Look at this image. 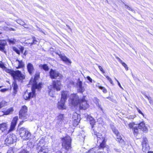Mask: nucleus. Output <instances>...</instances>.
I'll list each match as a JSON object with an SVG mask.
<instances>
[{
  "mask_svg": "<svg viewBox=\"0 0 153 153\" xmlns=\"http://www.w3.org/2000/svg\"><path fill=\"white\" fill-rule=\"evenodd\" d=\"M5 104V102L4 101H2L0 102V109L2 107L4 106Z\"/></svg>",
  "mask_w": 153,
  "mask_h": 153,
  "instance_id": "nucleus-48",
  "label": "nucleus"
},
{
  "mask_svg": "<svg viewBox=\"0 0 153 153\" xmlns=\"http://www.w3.org/2000/svg\"><path fill=\"white\" fill-rule=\"evenodd\" d=\"M85 96H83L78 105L79 108L80 110H85L89 107L88 104L85 100Z\"/></svg>",
  "mask_w": 153,
  "mask_h": 153,
  "instance_id": "nucleus-9",
  "label": "nucleus"
},
{
  "mask_svg": "<svg viewBox=\"0 0 153 153\" xmlns=\"http://www.w3.org/2000/svg\"><path fill=\"white\" fill-rule=\"evenodd\" d=\"M87 119L88 120H89L90 124L91 126V128H93L95 122L94 120L92 117L88 115L87 116Z\"/></svg>",
  "mask_w": 153,
  "mask_h": 153,
  "instance_id": "nucleus-23",
  "label": "nucleus"
},
{
  "mask_svg": "<svg viewBox=\"0 0 153 153\" xmlns=\"http://www.w3.org/2000/svg\"><path fill=\"white\" fill-rule=\"evenodd\" d=\"M41 83L37 84L36 82H35L32 86V92L28 93L27 91H26L23 95L24 98L26 100H29L30 98L33 97L36 95L35 90L37 89L39 90L41 88Z\"/></svg>",
  "mask_w": 153,
  "mask_h": 153,
  "instance_id": "nucleus-1",
  "label": "nucleus"
},
{
  "mask_svg": "<svg viewBox=\"0 0 153 153\" xmlns=\"http://www.w3.org/2000/svg\"><path fill=\"white\" fill-rule=\"evenodd\" d=\"M97 105L99 109H100V110L102 111V113H104L102 108V107L101 105L100 104H99Z\"/></svg>",
  "mask_w": 153,
  "mask_h": 153,
  "instance_id": "nucleus-51",
  "label": "nucleus"
},
{
  "mask_svg": "<svg viewBox=\"0 0 153 153\" xmlns=\"http://www.w3.org/2000/svg\"><path fill=\"white\" fill-rule=\"evenodd\" d=\"M18 120V117H15L13 118L11 123L10 128L8 130L7 133H9V132L13 131L15 127L16 126Z\"/></svg>",
  "mask_w": 153,
  "mask_h": 153,
  "instance_id": "nucleus-14",
  "label": "nucleus"
},
{
  "mask_svg": "<svg viewBox=\"0 0 153 153\" xmlns=\"http://www.w3.org/2000/svg\"><path fill=\"white\" fill-rule=\"evenodd\" d=\"M101 141V142L99 141V143H100V146H98V148L100 150H103V148H104L106 146L105 139H103V140Z\"/></svg>",
  "mask_w": 153,
  "mask_h": 153,
  "instance_id": "nucleus-27",
  "label": "nucleus"
},
{
  "mask_svg": "<svg viewBox=\"0 0 153 153\" xmlns=\"http://www.w3.org/2000/svg\"><path fill=\"white\" fill-rule=\"evenodd\" d=\"M61 84L60 80H56L53 81L51 85L49 86V88H52L53 90L59 91L61 89Z\"/></svg>",
  "mask_w": 153,
  "mask_h": 153,
  "instance_id": "nucleus-6",
  "label": "nucleus"
},
{
  "mask_svg": "<svg viewBox=\"0 0 153 153\" xmlns=\"http://www.w3.org/2000/svg\"><path fill=\"white\" fill-rule=\"evenodd\" d=\"M122 65L125 68L126 70L128 71V67L127 65L124 62H122L121 63Z\"/></svg>",
  "mask_w": 153,
  "mask_h": 153,
  "instance_id": "nucleus-43",
  "label": "nucleus"
},
{
  "mask_svg": "<svg viewBox=\"0 0 153 153\" xmlns=\"http://www.w3.org/2000/svg\"><path fill=\"white\" fill-rule=\"evenodd\" d=\"M6 72L9 73L12 76L13 79H19V71H14L9 69L6 68L5 69Z\"/></svg>",
  "mask_w": 153,
  "mask_h": 153,
  "instance_id": "nucleus-8",
  "label": "nucleus"
},
{
  "mask_svg": "<svg viewBox=\"0 0 153 153\" xmlns=\"http://www.w3.org/2000/svg\"><path fill=\"white\" fill-rule=\"evenodd\" d=\"M116 135V140L118 141L119 143H122L123 141V140L122 139L119 134H117Z\"/></svg>",
  "mask_w": 153,
  "mask_h": 153,
  "instance_id": "nucleus-33",
  "label": "nucleus"
},
{
  "mask_svg": "<svg viewBox=\"0 0 153 153\" xmlns=\"http://www.w3.org/2000/svg\"><path fill=\"white\" fill-rule=\"evenodd\" d=\"M16 62H18V67H17V68H19V60L18 59H17L16 60Z\"/></svg>",
  "mask_w": 153,
  "mask_h": 153,
  "instance_id": "nucleus-59",
  "label": "nucleus"
},
{
  "mask_svg": "<svg viewBox=\"0 0 153 153\" xmlns=\"http://www.w3.org/2000/svg\"><path fill=\"white\" fill-rule=\"evenodd\" d=\"M104 76L106 77L107 79L109 81L111 79L107 75H104Z\"/></svg>",
  "mask_w": 153,
  "mask_h": 153,
  "instance_id": "nucleus-62",
  "label": "nucleus"
},
{
  "mask_svg": "<svg viewBox=\"0 0 153 153\" xmlns=\"http://www.w3.org/2000/svg\"><path fill=\"white\" fill-rule=\"evenodd\" d=\"M13 50L15 51L18 54H19V50L16 47H13Z\"/></svg>",
  "mask_w": 153,
  "mask_h": 153,
  "instance_id": "nucleus-45",
  "label": "nucleus"
},
{
  "mask_svg": "<svg viewBox=\"0 0 153 153\" xmlns=\"http://www.w3.org/2000/svg\"><path fill=\"white\" fill-rule=\"evenodd\" d=\"M66 26L68 27V28L69 29H70L71 30V28H70V26L68 25H66Z\"/></svg>",
  "mask_w": 153,
  "mask_h": 153,
  "instance_id": "nucleus-64",
  "label": "nucleus"
},
{
  "mask_svg": "<svg viewBox=\"0 0 153 153\" xmlns=\"http://www.w3.org/2000/svg\"><path fill=\"white\" fill-rule=\"evenodd\" d=\"M65 101L60 100V101H59L57 104L58 108L60 109H66V106L65 105Z\"/></svg>",
  "mask_w": 153,
  "mask_h": 153,
  "instance_id": "nucleus-17",
  "label": "nucleus"
},
{
  "mask_svg": "<svg viewBox=\"0 0 153 153\" xmlns=\"http://www.w3.org/2000/svg\"><path fill=\"white\" fill-rule=\"evenodd\" d=\"M17 140L16 136L14 134H9L7 135V137L5 140V144L7 146H9L11 144H13L16 142Z\"/></svg>",
  "mask_w": 153,
  "mask_h": 153,
  "instance_id": "nucleus-5",
  "label": "nucleus"
},
{
  "mask_svg": "<svg viewBox=\"0 0 153 153\" xmlns=\"http://www.w3.org/2000/svg\"><path fill=\"white\" fill-rule=\"evenodd\" d=\"M7 91V89L6 88H4L1 89V91L2 92H4Z\"/></svg>",
  "mask_w": 153,
  "mask_h": 153,
  "instance_id": "nucleus-61",
  "label": "nucleus"
},
{
  "mask_svg": "<svg viewBox=\"0 0 153 153\" xmlns=\"http://www.w3.org/2000/svg\"><path fill=\"white\" fill-rule=\"evenodd\" d=\"M64 115L63 114H60L57 117L56 124H58V126H60V125L62 123L64 120Z\"/></svg>",
  "mask_w": 153,
  "mask_h": 153,
  "instance_id": "nucleus-18",
  "label": "nucleus"
},
{
  "mask_svg": "<svg viewBox=\"0 0 153 153\" xmlns=\"http://www.w3.org/2000/svg\"><path fill=\"white\" fill-rule=\"evenodd\" d=\"M20 80L21 79H24L25 78V75L24 73V74H23L20 71Z\"/></svg>",
  "mask_w": 153,
  "mask_h": 153,
  "instance_id": "nucleus-41",
  "label": "nucleus"
},
{
  "mask_svg": "<svg viewBox=\"0 0 153 153\" xmlns=\"http://www.w3.org/2000/svg\"><path fill=\"white\" fill-rule=\"evenodd\" d=\"M39 77V72L35 74L34 76V80L33 82V83L32 85L35 83V82H36L37 84V82H36V80Z\"/></svg>",
  "mask_w": 153,
  "mask_h": 153,
  "instance_id": "nucleus-36",
  "label": "nucleus"
},
{
  "mask_svg": "<svg viewBox=\"0 0 153 153\" xmlns=\"http://www.w3.org/2000/svg\"><path fill=\"white\" fill-rule=\"evenodd\" d=\"M24 51L23 55L22 56L23 58H26V55L27 54V52L26 50H25L24 47L22 46H21V47L20 48V53L21 52L22 54H23Z\"/></svg>",
  "mask_w": 153,
  "mask_h": 153,
  "instance_id": "nucleus-28",
  "label": "nucleus"
},
{
  "mask_svg": "<svg viewBox=\"0 0 153 153\" xmlns=\"http://www.w3.org/2000/svg\"><path fill=\"white\" fill-rule=\"evenodd\" d=\"M0 67L2 68H5V66L3 64L0 63Z\"/></svg>",
  "mask_w": 153,
  "mask_h": 153,
  "instance_id": "nucleus-55",
  "label": "nucleus"
},
{
  "mask_svg": "<svg viewBox=\"0 0 153 153\" xmlns=\"http://www.w3.org/2000/svg\"><path fill=\"white\" fill-rule=\"evenodd\" d=\"M69 96L68 92L67 91H63L61 92V100L66 101L67 98Z\"/></svg>",
  "mask_w": 153,
  "mask_h": 153,
  "instance_id": "nucleus-20",
  "label": "nucleus"
},
{
  "mask_svg": "<svg viewBox=\"0 0 153 153\" xmlns=\"http://www.w3.org/2000/svg\"><path fill=\"white\" fill-rule=\"evenodd\" d=\"M87 79L88 80L90 83H92L93 81L92 79L89 76H87L86 77ZM93 81H94L93 80Z\"/></svg>",
  "mask_w": 153,
  "mask_h": 153,
  "instance_id": "nucleus-49",
  "label": "nucleus"
},
{
  "mask_svg": "<svg viewBox=\"0 0 153 153\" xmlns=\"http://www.w3.org/2000/svg\"><path fill=\"white\" fill-rule=\"evenodd\" d=\"M114 150L116 152H120V150L119 149L114 148Z\"/></svg>",
  "mask_w": 153,
  "mask_h": 153,
  "instance_id": "nucleus-58",
  "label": "nucleus"
},
{
  "mask_svg": "<svg viewBox=\"0 0 153 153\" xmlns=\"http://www.w3.org/2000/svg\"><path fill=\"white\" fill-rule=\"evenodd\" d=\"M97 65H98V68H99V69H100V70L103 73V74H104L105 73V71H104V70H103V69L102 68V67L100 66V65H98V64H97Z\"/></svg>",
  "mask_w": 153,
  "mask_h": 153,
  "instance_id": "nucleus-46",
  "label": "nucleus"
},
{
  "mask_svg": "<svg viewBox=\"0 0 153 153\" xmlns=\"http://www.w3.org/2000/svg\"><path fill=\"white\" fill-rule=\"evenodd\" d=\"M96 86L98 87L99 89H101L102 90L103 92L104 93H106L107 92L106 89L100 85L99 84H98L96 85Z\"/></svg>",
  "mask_w": 153,
  "mask_h": 153,
  "instance_id": "nucleus-37",
  "label": "nucleus"
},
{
  "mask_svg": "<svg viewBox=\"0 0 153 153\" xmlns=\"http://www.w3.org/2000/svg\"><path fill=\"white\" fill-rule=\"evenodd\" d=\"M21 153H29V152L26 150H24L21 152Z\"/></svg>",
  "mask_w": 153,
  "mask_h": 153,
  "instance_id": "nucleus-56",
  "label": "nucleus"
},
{
  "mask_svg": "<svg viewBox=\"0 0 153 153\" xmlns=\"http://www.w3.org/2000/svg\"><path fill=\"white\" fill-rule=\"evenodd\" d=\"M6 44V41L3 40H0V51H2L5 48V46Z\"/></svg>",
  "mask_w": 153,
  "mask_h": 153,
  "instance_id": "nucleus-25",
  "label": "nucleus"
},
{
  "mask_svg": "<svg viewBox=\"0 0 153 153\" xmlns=\"http://www.w3.org/2000/svg\"><path fill=\"white\" fill-rule=\"evenodd\" d=\"M27 108L26 106L24 105L22 107L20 110V119H24L27 118Z\"/></svg>",
  "mask_w": 153,
  "mask_h": 153,
  "instance_id": "nucleus-10",
  "label": "nucleus"
},
{
  "mask_svg": "<svg viewBox=\"0 0 153 153\" xmlns=\"http://www.w3.org/2000/svg\"><path fill=\"white\" fill-rule=\"evenodd\" d=\"M95 148H92L88 151L87 153H103V152L102 151H99L97 153L95 151Z\"/></svg>",
  "mask_w": 153,
  "mask_h": 153,
  "instance_id": "nucleus-34",
  "label": "nucleus"
},
{
  "mask_svg": "<svg viewBox=\"0 0 153 153\" xmlns=\"http://www.w3.org/2000/svg\"><path fill=\"white\" fill-rule=\"evenodd\" d=\"M133 133L134 135L137 136L138 132L137 127L135 126L133 128Z\"/></svg>",
  "mask_w": 153,
  "mask_h": 153,
  "instance_id": "nucleus-35",
  "label": "nucleus"
},
{
  "mask_svg": "<svg viewBox=\"0 0 153 153\" xmlns=\"http://www.w3.org/2000/svg\"><path fill=\"white\" fill-rule=\"evenodd\" d=\"M118 85H119V86L120 87V88H122L123 90V88H122V86H121L120 84V82H119V81H118Z\"/></svg>",
  "mask_w": 153,
  "mask_h": 153,
  "instance_id": "nucleus-60",
  "label": "nucleus"
},
{
  "mask_svg": "<svg viewBox=\"0 0 153 153\" xmlns=\"http://www.w3.org/2000/svg\"><path fill=\"white\" fill-rule=\"evenodd\" d=\"M8 41L10 44H13L14 43V41L11 39H8Z\"/></svg>",
  "mask_w": 153,
  "mask_h": 153,
  "instance_id": "nucleus-52",
  "label": "nucleus"
},
{
  "mask_svg": "<svg viewBox=\"0 0 153 153\" xmlns=\"http://www.w3.org/2000/svg\"><path fill=\"white\" fill-rule=\"evenodd\" d=\"M27 68L28 72L30 75H31L34 70L33 65L31 63H29L27 65Z\"/></svg>",
  "mask_w": 153,
  "mask_h": 153,
  "instance_id": "nucleus-21",
  "label": "nucleus"
},
{
  "mask_svg": "<svg viewBox=\"0 0 153 153\" xmlns=\"http://www.w3.org/2000/svg\"><path fill=\"white\" fill-rule=\"evenodd\" d=\"M7 125L6 123H3L0 124V134L3 132H6L8 134L7 130Z\"/></svg>",
  "mask_w": 153,
  "mask_h": 153,
  "instance_id": "nucleus-15",
  "label": "nucleus"
},
{
  "mask_svg": "<svg viewBox=\"0 0 153 153\" xmlns=\"http://www.w3.org/2000/svg\"><path fill=\"white\" fill-rule=\"evenodd\" d=\"M94 102L96 104V105L99 104L100 100L97 97H95L94 99Z\"/></svg>",
  "mask_w": 153,
  "mask_h": 153,
  "instance_id": "nucleus-40",
  "label": "nucleus"
},
{
  "mask_svg": "<svg viewBox=\"0 0 153 153\" xmlns=\"http://www.w3.org/2000/svg\"><path fill=\"white\" fill-rule=\"evenodd\" d=\"M33 42L30 43L31 45H33L37 44V43H38V42L36 40V38L33 37Z\"/></svg>",
  "mask_w": 153,
  "mask_h": 153,
  "instance_id": "nucleus-39",
  "label": "nucleus"
},
{
  "mask_svg": "<svg viewBox=\"0 0 153 153\" xmlns=\"http://www.w3.org/2000/svg\"><path fill=\"white\" fill-rule=\"evenodd\" d=\"M59 57L61 59L66 63H71V62L70 59L65 56L61 55H59Z\"/></svg>",
  "mask_w": 153,
  "mask_h": 153,
  "instance_id": "nucleus-24",
  "label": "nucleus"
},
{
  "mask_svg": "<svg viewBox=\"0 0 153 153\" xmlns=\"http://www.w3.org/2000/svg\"><path fill=\"white\" fill-rule=\"evenodd\" d=\"M117 59L119 61L120 63H122L123 61L118 57H116Z\"/></svg>",
  "mask_w": 153,
  "mask_h": 153,
  "instance_id": "nucleus-57",
  "label": "nucleus"
},
{
  "mask_svg": "<svg viewBox=\"0 0 153 153\" xmlns=\"http://www.w3.org/2000/svg\"><path fill=\"white\" fill-rule=\"evenodd\" d=\"M62 147L67 150H69L71 148V139L69 137H65L62 139Z\"/></svg>",
  "mask_w": 153,
  "mask_h": 153,
  "instance_id": "nucleus-3",
  "label": "nucleus"
},
{
  "mask_svg": "<svg viewBox=\"0 0 153 153\" xmlns=\"http://www.w3.org/2000/svg\"><path fill=\"white\" fill-rule=\"evenodd\" d=\"M25 64L24 63L22 60L20 61V68H23L24 67Z\"/></svg>",
  "mask_w": 153,
  "mask_h": 153,
  "instance_id": "nucleus-47",
  "label": "nucleus"
},
{
  "mask_svg": "<svg viewBox=\"0 0 153 153\" xmlns=\"http://www.w3.org/2000/svg\"><path fill=\"white\" fill-rule=\"evenodd\" d=\"M73 125L76 126L79 124L80 120V115L76 113L74 114L72 117Z\"/></svg>",
  "mask_w": 153,
  "mask_h": 153,
  "instance_id": "nucleus-11",
  "label": "nucleus"
},
{
  "mask_svg": "<svg viewBox=\"0 0 153 153\" xmlns=\"http://www.w3.org/2000/svg\"><path fill=\"white\" fill-rule=\"evenodd\" d=\"M128 126L130 128H133V124L131 123H130L129 124Z\"/></svg>",
  "mask_w": 153,
  "mask_h": 153,
  "instance_id": "nucleus-54",
  "label": "nucleus"
},
{
  "mask_svg": "<svg viewBox=\"0 0 153 153\" xmlns=\"http://www.w3.org/2000/svg\"><path fill=\"white\" fill-rule=\"evenodd\" d=\"M36 149L38 153H48V151L47 147L40 146L39 143L38 144Z\"/></svg>",
  "mask_w": 153,
  "mask_h": 153,
  "instance_id": "nucleus-13",
  "label": "nucleus"
},
{
  "mask_svg": "<svg viewBox=\"0 0 153 153\" xmlns=\"http://www.w3.org/2000/svg\"><path fill=\"white\" fill-rule=\"evenodd\" d=\"M109 81V82H110V83L112 84V85H114L113 84V82L112 80L111 79H110Z\"/></svg>",
  "mask_w": 153,
  "mask_h": 153,
  "instance_id": "nucleus-63",
  "label": "nucleus"
},
{
  "mask_svg": "<svg viewBox=\"0 0 153 153\" xmlns=\"http://www.w3.org/2000/svg\"><path fill=\"white\" fill-rule=\"evenodd\" d=\"M94 134L95 135L98 141H100V140H102L105 139L103 138L102 136V134L99 133L95 132L94 131Z\"/></svg>",
  "mask_w": 153,
  "mask_h": 153,
  "instance_id": "nucleus-26",
  "label": "nucleus"
},
{
  "mask_svg": "<svg viewBox=\"0 0 153 153\" xmlns=\"http://www.w3.org/2000/svg\"><path fill=\"white\" fill-rule=\"evenodd\" d=\"M136 116L134 115H130L128 116V118L129 119H133Z\"/></svg>",
  "mask_w": 153,
  "mask_h": 153,
  "instance_id": "nucleus-53",
  "label": "nucleus"
},
{
  "mask_svg": "<svg viewBox=\"0 0 153 153\" xmlns=\"http://www.w3.org/2000/svg\"><path fill=\"white\" fill-rule=\"evenodd\" d=\"M48 92L49 95L51 97H53V96L54 93V91L55 90H53V89L51 88H49V86L48 87Z\"/></svg>",
  "mask_w": 153,
  "mask_h": 153,
  "instance_id": "nucleus-31",
  "label": "nucleus"
},
{
  "mask_svg": "<svg viewBox=\"0 0 153 153\" xmlns=\"http://www.w3.org/2000/svg\"><path fill=\"white\" fill-rule=\"evenodd\" d=\"M136 109L137 110V111H138V112L139 114H142L144 117V115L143 114L142 112L141 111V110L137 107H136Z\"/></svg>",
  "mask_w": 153,
  "mask_h": 153,
  "instance_id": "nucleus-50",
  "label": "nucleus"
},
{
  "mask_svg": "<svg viewBox=\"0 0 153 153\" xmlns=\"http://www.w3.org/2000/svg\"><path fill=\"white\" fill-rule=\"evenodd\" d=\"M139 129H140L145 132H147L148 131V129L143 122L140 123L138 124L137 126Z\"/></svg>",
  "mask_w": 153,
  "mask_h": 153,
  "instance_id": "nucleus-16",
  "label": "nucleus"
},
{
  "mask_svg": "<svg viewBox=\"0 0 153 153\" xmlns=\"http://www.w3.org/2000/svg\"><path fill=\"white\" fill-rule=\"evenodd\" d=\"M39 67L43 69L45 71H48L49 69L48 67L46 64H41L39 65Z\"/></svg>",
  "mask_w": 153,
  "mask_h": 153,
  "instance_id": "nucleus-29",
  "label": "nucleus"
},
{
  "mask_svg": "<svg viewBox=\"0 0 153 153\" xmlns=\"http://www.w3.org/2000/svg\"><path fill=\"white\" fill-rule=\"evenodd\" d=\"M142 142V150L144 152H146L149 149V146L148 143V140L146 137H143Z\"/></svg>",
  "mask_w": 153,
  "mask_h": 153,
  "instance_id": "nucleus-12",
  "label": "nucleus"
},
{
  "mask_svg": "<svg viewBox=\"0 0 153 153\" xmlns=\"http://www.w3.org/2000/svg\"><path fill=\"white\" fill-rule=\"evenodd\" d=\"M20 25H22V26H23L25 28H27L28 27L27 25H26L23 21L22 20H20Z\"/></svg>",
  "mask_w": 153,
  "mask_h": 153,
  "instance_id": "nucleus-38",
  "label": "nucleus"
},
{
  "mask_svg": "<svg viewBox=\"0 0 153 153\" xmlns=\"http://www.w3.org/2000/svg\"><path fill=\"white\" fill-rule=\"evenodd\" d=\"M123 4H124L126 8H127L128 10H130L132 12L134 11V10H133L131 7L127 5L124 2H123Z\"/></svg>",
  "mask_w": 153,
  "mask_h": 153,
  "instance_id": "nucleus-42",
  "label": "nucleus"
},
{
  "mask_svg": "<svg viewBox=\"0 0 153 153\" xmlns=\"http://www.w3.org/2000/svg\"><path fill=\"white\" fill-rule=\"evenodd\" d=\"M50 76L52 79H58L61 78L62 77V74L56 70H53L51 69L49 72Z\"/></svg>",
  "mask_w": 153,
  "mask_h": 153,
  "instance_id": "nucleus-7",
  "label": "nucleus"
},
{
  "mask_svg": "<svg viewBox=\"0 0 153 153\" xmlns=\"http://www.w3.org/2000/svg\"><path fill=\"white\" fill-rule=\"evenodd\" d=\"M13 111V109L12 108H8L6 111H4V114L5 115H8L11 114Z\"/></svg>",
  "mask_w": 153,
  "mask_h": 153,
  "instance_id": "nucleus-30",
  "label": "nucleus"
},
{
  "mask_svg": "<svg viewBox=\"0 0 153 153\" xmlns=\"http://www.w3.org/2000/svg\"><path fill=\"white\" fill-rule=\"evenodd\" d=\"M111 128L113 132L116 135L117 134H119V132L117 129L114 126L112 125L111 126Z\"/></svg>",
  "mask_w": 153,
  "mask_h": 153,
  "instance_id": "nucleus-32",
  "label": "nucleus"
},
{
  "mask_svg": "<svg viewBox=\"0 0 153 153\" xmlns=\"http://www.w3.org/2000/svg\"><path fill=\"white\" fill-rule=\"evenodd\" d=\"M30 136L31 134L26 129L23 127L20 128V137H21L23 140L29 139Z\"/></svg>",
  "mask_w": 153,
  "mask_h": 153,
  "instance_id": "nucleus-4",
  "label": "nucleus"
},
{
  "mask_svg": "<svg viewBox=\"0 0 153 153\" xmlns=\"http://www.w3.org/2000/svg\"><path fill=\"white\" fill-rule=\"evenodd\" d=\"M144 94L145 97L146 98H147L148 99V100L149 101V102H150V104H152V100L151 99V98L149 97L148 96H147L146 95H145V94Z\"/></svg>",
  "mask_w": 153,
  "mask_h": 153,
  "instance_id": "nucleus-44",
  "label": "nucleus"
},
{
  "mask_svg": "<svg viewBox=\"0 0 153 153\" xmlns=\"http://www.w3.org/2000/svg\"><path fill=\"white\" fill-rule=\"evenodd\" d=\"M81 101L76 94H73L71 95L69 100L70 103L73 105L76 106L78 105Z\"/></svg>",
  "mask_w": 153,
  "mask_h": 153,
  "instance_id": "nucleus-2",
  "label": "nucleus"
},
{
  "mask_svg": "<svg viewBox=\"0 0 153 153\" xmlns=\"http://www.w3.org/2000/svg\"><path fill=\"white\" fill-rule=\"evenodd\" d=\"M18 80L19 81V79H13V89L14 90V94H16L17 92V89L18 88V86L16 84V81Z\"/></svg>",
  "mask_w": 153,
  "mask_h": 153,
  "instance_id": "nucleus-22",
  "label": "nucleus"
},
{
  "mask_svg": "<svg viewBox=\"0 0 153 153\" xmlns=\"http://www.w3.org/2000/svg\"><path fill=\"white\" fill-rule=\"evenodd\" d=\"M78 90L79 92L82 93L84 91L85 89L82 86V83L81 81L79 79L77 84Z\"/></svg>",
  "mask_w": 153,
  "mask_h": 153,
  "instance_id": "nucleus-19",
  "label": "nucleus"
}]
</instances>
